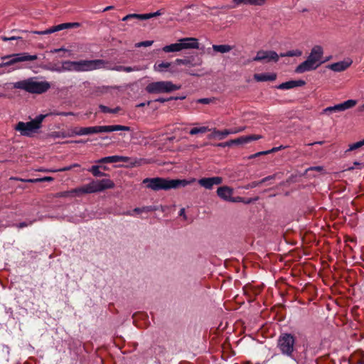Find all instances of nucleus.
I'll use <instances>...</instances> for the list:
<instances>
[{
	"label": "nucleus",
	"mask_w": 364,
	"mask_h": 364,
	"mask_svg": "<svg viewBox=\"0 0 364 364\" xmlns=\"http://www.w3.org/2000/svg\"><path fill=\"white\" fill-rule=\"evenodd\" d=\"M211 100L210 98H200L198 100V102L201 104H209Z\"/></svg>",
	"instance_id": "5fc2aeb1"
},
{
	"label": "nucleus",
	"mask_w": 364,
	"mask_h": 364,
	"mask_svg": "<svg viewBox=\"0 0 364 364\" xmlns=\"http://www.w3.org/2000/svg\"><path fill=\"white\" fill-rule=\"evenodd\" d=\"M97 162V163H109L108 156L103 157V158L99 159Z\"/></svg>",
	"instance_id": "052dcab7"
},
{
	"label": "nucleus",
	"mask_w": 364,
	"mask_h": 364,
	"mask_svg": "<svg viewBox=\"0 0 364 364\" xmlns=\"http://www.w3.org/2000/svg\"><path fill=\"white\" fill-rule=\"evenodd\" d=\"M86 190H87L86 185H84L83 186L72 189V190H70V191H71L72 196H80L82 194L87 193Z\"/></svg>",
	"instance_id": "2f4dec72"
},
{
	"label": "nucleus",
	"mask_w": 364,
	"mask_h": 364,
	"mask_svg": "<svg viewBox=\"0 0 364 364\" xmlns=\"http://www.w3.org/2000/svg\"><path fill=\"white\" fill-rule=\"evenodd\" d=\"M235 144H243L249 143V139L247 136H242L235 139Z\"/></svg>",
	"instance_id": "a19ab883"
},
{
	"label": "nucleus",
	"mask_w": 364,
	"mask_h": 364,
	"mask_svg": "<svg viewBox=\"0 0 364 364\" xmlns=\"http://www.w3.org/2000/svg\"><path fill=\"white\" fill-rule=\"evenodd\" d=\"M99 107H100V110L104 113L115 114V113H117L119 110H121V108L119 107H117L114 109H110L107 106L100 105Z\"/></svg>",
	"instance_id": "f704fd0d"
},
{
	"label": "nucleus",
	"mask_w": 364,
	"mask_h": 364,
	"mask_svg": "<svg viewBox=\"0 0 364 364\" xmlns=\"http://www.w3.org/2000/svg\"><path fill=\"white\" fill-rule=\"evenodd\" d=\"M202 61L198 60V62L193 63L191 59H176L175 64L176 65H184L187 66H197L201 65Z\"/></svg>",
	"instance_id": "bb28decb"
},
{
	"label": "nucleus",
	"mask_w": 364,
	"mask_h": 364,
	"mask_svg": "<svg viewBox=\"0 0 364 364\" xmlns=\"http://www.w3.org/2000/svg\"><path fill=\"white\" fill-rule=\"evenodd\" d=\"M32 224H33V221L22 222V223H20L18 224H16V226L18 228H26L27 226L31 225Z\"/></svg>",
	"instance_id": "a18cd8bd"
},
{
	"label": "nucleus",
	"mask_w": 364,
	"mask_h": 364,
	"mask_svg": "<svg viewBox=\"0 0 364 364\" xmlns=\"http://www.w3.org/2000/svg\"><path fill=\"white\" fill-rule=\"evenodd\" d=\"M199 48L198 40L196 38H183L178 41L177 43H172L163 47L162 50L165 53L179 52L186 49Z\"/></svg>",
	"instance_id": "39448f33"
},
{
	"label": "nucleus",
	"mask_w": 364,
	"mask_h": 364,
	"mask_svg": "<svg viewBox=\"0 0 364 364\" xmlns=\"http://www.w3.org/2000/svg\"><path fill=\"white\" fill-rule=\"evenodd\" d=\"M86 185L87 193H93L97 192H101L99 180H93Z\"/></svg>",
	"instance_id": "4be33fe9"
},
{
	"label": "nucleus",
	"mask_w": 364,
	"mask_h": 364,
	"mask_svg": "<svg viewBox=\"0 0 364 364\" xmlns=\"http://www.w3.org/2000/svg\"><path fill=\"white\" fill-rule=\"evenodd\" d=\"M14 87L23 90L30 93L41 94L46 92L50 87L47 81H38L33 77L21 80L14 83Z\"/></svg>",
	"instance_id": "f03ea898"
},
{
	"label": "nucleus",
	"mask_w": 364,
	"mask_h": 364,
	"mask_svg": "<svg viewBox=\"0 0 364 364\" xmlns=\"http://www.w3.org/2000/svg\"><path fill=\"white\" fill-rule=\"evenodd\" d=\"M99 183L102 191L106 189L113 188L114 187V182L109 178L99 180Z\"/></svg>",
	"instance_id": "393cba45"
},
{
	"label": "nucleus",
	"mask_w": 364,
	"mask_h": 364,
	"mask_svg": "<svg viewBox=\"0 0 364 364\" xmlns=\"http://www.w3.org/2000/svg\"><path fill=\"white\" fill-rule=\"evenodd\" d=\"M247 137L249 139V142H250L251 141H253V140L260 139H262V136L261 135L253 134V135H249V136H247Z\"/></svg>",
	"instance_id": "603ef678"
},
{
	"label": "nucleus",
	"mask_w": 364,
	"mask_h": 364,
	"mask_svg": "<svg viewBox=\"0 0 364 364\" xmlns=\"http://www.w3.org/2000/svg\"><path fill=\"white\" fill-rule=\"evenodd\" d=\"M155 210H156V208L153 206H144L141 208H135L133 210V212L136 213L137 214H139V213H142L154 211Z\"/></svg>",
	"instance_id": "72a5a7b5"
},
{
	"label": "nucleus",
	"mask_w": 364,
	"mask_h": 364,
	"mask_svg": "<svg viewBox=\"0 0 364 364\" xmlns=\"http://www.w3.org/2000/svg\"><path fill=\"white\" fill-rule=\"evenodd\" d=\"M306 84V82L302 80H289L279 84L276 87L279 90H290L296 87H301Z\"/></svg>",
	"instance_id": "a211bd4d"
},
{
	"label": "nucleus",
	"mask_w": 364,
	"mask_h": 364,
	"mask_svg": "<svg viewBox=\"0 0 364 364\" xmlns=\"http://www.w3.org/2000/svg\"><path fill=\"white\" fill-rule=\"evenodd\" d=\"M181 88L180 85H175L171 81H158L149 83L146 90L150 94L169 93Z\"/></svg>",
	"instance_id": "423d86ee"
},
{
	"label": "nucleus",
	"mask_w": 364,
	"mask_h": 364,
	"mask_svg": "<svg viewBox=\"0 0 364 364\" xmlns=\"http://www.w3.org/2000/svg\"><path fill=\"white\" fill-rule=\"evenodd\" d=\"M107 70H117V71H119V72L124 71V72H127V73H130V72H133V71H139L141 70L138 67H130V66L126 67V66H122V65L115 66L114 68H109L107 65Z\"/></svg>",
	"instance_id": "b1692460"
},
{
	"label": "nucleus",
	"mask_w": 364,
	"mask_h": 364,
	"mask_svg": "<svg viewBox=\"0 0 364 364\" xmlns=\"http://www.w3.org/2000/svg\"><path fill=\"white\" fill-rule=\"evenodd\" d=\"M196 181L195 178L190 179H170L171 189H176L179 187H186Z\"/></svg>",
	"instance_id": "f3484780"
},
{
	"label": "nucleus",
	"mask_w": 364,
	"mask_h": 364,
	"mask_svg": "<svg viewBox=\"0 0 364 364\" xmlns=\"http://www.w3.org/2000/svg\"><path fill=\"white\" fill-rule=\"evenodd\" d=\"M211 131L212 133L209 135V139H217L218 140H223L225 139L228 135L232 134L230 129H224L220 131L216 129H213Z\"/></svg>",
	"instance_id": "aec40b11"
},
{
	"label": "nucleus",
	"mask_w": 364,
	"mask_h": 364,
	"mask_svg": "<svg viewBox=\"0 0 364 364\" xmlns=\"http://www.w3.org/2000/svg\"><path fill=\"white\" fill-rule=\"evenodd\" d=\"M279 55L273 50H261L257 51L256 55L253 58V61H264L269 63L271 61L277 62Z\"/></svg>",
	"instance_id": "f8f14e48"
},
{
	"label": "nucleus",
	"mask_w": 364,
	"mask_h": 364,
	"mask_svg": "<svg viewBox=\"0 0 364 364\" xmlns=\"http://www.w3.org/2000/svg\"><path fill=\"white\" fill-rule=\"evenodd\" d=\"M89 171H90L93 174V176H104L106 175L105 173L101 172L99 170V166H92L89 169Z\"/></svg>",
	"instance_id": "e433bc0d"
},
{
	"label": "nucleus",
	"mask_w": 364,
	"mask_h": 364,
	"mask_svg": "<svg viewBox=\"0 0 364 364\" xmlns=\"http://www.w3.org/2000/svg\"><path fill=\"white\" fill-rule=\"evenodd\" d=\"M66 49L64 48H58V49H54L52 52L53 53H58L59 51H65Z\"/></svg>",
	"instance_id": "69168bd1"
},
{
	"label": "nucleus",
	"mask_w": 364,
	"mask_h": 364,
	"mask_svg": "<svg viewBox=\"0 0 364 364\" xmlns=\"http://www.w3.org/2000/svg\"><path fill=\"white\" fill-rule=\"evenodd\" d=\"M225 144H226V146H230L233 144H235V139L230 140L228 141H226Z\"/></svg>",
	"instance_id": "680f3d73"
},
{
	"label": "nucleus",
	"mask_w": 364,
	"mask_h": 364,
	"mask_svg": "<svg viewBox=\"0 0 364 364\" xmlns=\"http://www.w3.org/2000/svg\"><path fill=\"white\" fill-rule=\"evenodd\" d=\"M58 197H70L72 196L71 191H67L58 193Z\"/></svg>",
	"instance_id": "3c124183"
},
{
	"label": "nucleus",
	"mask_w": 364,
	"mask_h": 364,
	"mask_svg": "<svg viewBox=\"0 0 364 364\" xmlns=\"http://www.w3.org/2000/svg\"><path fill=\"white\" fill-rule=\"evenodd\" d=\"M245 127H240L239 128L231 129V134H235L243 132L245 129Z\"/></svg>",
	"instance_id": "09e8293b"
},
{
	"label": "nucleus",
	"mask_w": 364,
	"mask_h": 364,
	"mask_svg": "<svg viewBox=\"0 0 364 364\" xmlns=\"http://www.w3.org/2000/svg\"><path fill=\"white\" fill-rule=\"evenodd\" d=\"M230 202H233V203L244 202V200L241 197H236V198L232 197V200H230Z\"/></svg>",
	"instance_id": "13d9d810"
},
{
	"label": "nucleus",
	"mask_w": 364,
	"mask_h": 364,
	"mask_svg": "<svg viewBox=\"0 0 364 364\" xmlns=\"http://www.w3.org/2000/svg\"><path fill=\"white\" fill-rule=\"evenodd\" d=\"M364 145V139L360 141H358L356 143H354L351 145H350L348 150L352 151L354 149H356L358 148H360V146Z\"/></svg>",
	"instance_id": "79ce46f5"
},
{
	"label": "nucleus",
	"mask_w": 364,
	"mask_h": 364,
	"mask_svg": "<svg viewBox=\"0 0 364 364\" xmlns=\"http://www.w3.org/2000/svg\"><path fill=\"white\" fill-rule=\"evenodd\" d=\"M217 194L221 199L230 202L233 194V189L226 186H221L218 188Z\"/></svg>",
	"instance_id": "dca6fc26"
},
{
	"label": "nucleus",
	"mask_w": 364,
	"mask_h": 364,
	"mask_svg": "<svg viewBox=\"0 0 364 364\" xmlns=\"http://www.w3.org/2000/svg\"><path fill=\"white\" fill-rule=\"evenodd\" d=\"M284 147L283 146H277V147H274L272 148V149L270 150H267V152H269V154H271V153H273V152H276L277 151H279L282 149H284Z\"/></svg>",
	"instance_id": "6e6d98bb"
},
{
	"label": "nucleus",
	"mask_w": 364,
	"mask_h": 364,
	"mask_svg": "<svg viewBox=\"0 0 364 364\" xmlns=\"http://www.w3.org/2000/svg\"><path fill=\"white\" fill-rule=\"evenodd\" d=\"M50 114L53 115H60V116H70V115H75L73 112H51Z\"/></svg>",
	"instance_id": "8fccbe9b"
},
{
	"label": "nucleus",
	"mask_w": 364,
	"mask_h": 364,
	"mask_svg": "<svg viewBox=\"0 0 364 364\" xmlns=\"http://www.w3.org/2000/svg\"><path fill=\"white\" fill-rule=\"evenodd\" d=\"M296 340L294 336L288 333H281L277 340V348L280 353L296 361L294 357L295 350Z\"/></svg>",
	"instance_id": "7ed1b4c3"
},
{
	"label": "nucleus",
	"mask_w": 364,
	"mask_h": 364,
	"mask_svg": "<svg viewBox=\"0 0 364 364\" xmlns=\"http://www.w3.org/2000/svg\"><path fill=\"white\" fill-rule=\"evenodd\" d=\"M274 178V176H267L264 178H262L261 181H253L249 184H247V186H245V189H250V188H255L261 184H262L263 183L269 181V180H272Z\"/></svg>",
	"instance_id": "cd10ccee"
},
{
	"label": "nucleus",
	"mask_w": 364,
	"mask_h": 364,
	"mask_svg": "<svg viewBox=\"0 0 364 364\" xmlns=\"http://www.w3.org/2000/svg\"><path fill=\"white\" fill-rule=\"evenodd\" d=\"M233 5L230 8H236L241 4L261 6L265 4L266 0H232Z\"/></svg>",
	"instance_id": "6ab92c4d"
},
{
	"label": "nucleus",
	"mask_w": 364,
	"mask_h": 364,
	"mask_svg": "<svg viewBox=\"0 0 364 364\" xmlns=\"http://www.w3.org/2000/svg\"><path fill=\"white\" fill-rule=\"evenodd\" d=\"M172 99H173L172 97L168 98V99H166V98H164V97H159V98L156 99L155 101L164 103V102H167V101H168L170 100H172Z\"/></svg>",
	"instance_id": "bf43d9fd"
},
{
	"label": "nucleus",
	"mask_w": 364,
	"mask_h": 364,
	"mask_svg": "<svg viewBox=\"0 0 364 364\" xmlns=\"http://www.w3.org/2000/svg\"><path fill=\"white\" fill-rule=\"evenodd\" d=\"M171 63H156L154 65V69L155 71L157 72H163L164 69L168 68L171 66Z\"/></svg>",
	"instance_id": "473e14b6"
},
{
	"label": "nucleus",
	"mask_w": 364,
	"mask_h": 364,
	"mask_svg": "<svg viewBox=\"0 0 364 364\" xmlns=\"http://www.w3.org/2000/svg\"><path fill=\"white\" fill-rule=\"evenodd\" d=\"M79 128H75L73 130H72V133L70 134V136H78L76 133H77V130Z\"/></svg>",
	"instance_id": "e2e57ef3"
},
{
	"label": "nucleus",
	"mask_w": 364,
	"mask_h": 364,
	"mask_svg": "<svg viewBox=\"0 0 364 364\" xmlns=\"http://www.w3.org/2000/svg\"><path fill=\"white\" fill-rule=\"evenodd\" d=\"M358 111L359 112H364V104L360 105L359 107H358Z\"/></svg>",
	"instance_id": "774afa93"
},
{
	"label": "nucleus",
	"mask_w": 364,
	"mask_h": 364,
	"mask_svg": "<svg viewBox=\"0 0 364 364\" xmlns=\"http://www.w3.org/2000/svg\"><path fill=\"white\" fill-rule=\"evenodd\" d=\"M179 215L182 216L184 220L187 219V216L186 214L185 208H182L179 211Z\"/></svg>",
	"instance_id": "4d7b16f0"
},
{
	"label": "nucleus",
	"mask_w": 364,
	"mask_h": 364,
	"mask_svg": "<svg viewBox=\"0 0 364 364\" xmlns=\"http://www.w3.org/2000/svg\"><path fill=\"white\" fill-rule=\"evenodd\" d=\"M142 183L144 184L147 188L154 191L171 189L170 179L168 178L160 177L146 178L143 180Z\"/></svg>",
	"instance_id": "1a4fd4ad"
},
{
	"label": "nucleus",
	"mask_w": 364,
	"mask_h": 364,
	"mask_svg": "<svg viewBox=\"0 0 364 364\" xmlns=\"http://www.w3.org/2000/svg\"><path fill=\"white\" fill-rule=\"evenodd\" d=\"M269 154V152H267V151H259V152H257V153L250 156V159L255 158L257 156H259L261 155H265V154Z\"/></svg>",
	"instance_id": "864d4df0"
},
{
	"label": "nucleus",
	"mask_w": 364,
	"mask_h": 364,
	"mask_svg": "<svg viewBox=\"0 0 364 364\" xmlns=\"http://www.w3.org/2000/svg\"><path fill=\"white\" fill-rule=\"evenodd\" d=\"M37 58V55H30L28 53H20L4 55L1 57V60L4 61L6 60H7L0 63V68L9 67L20 62L36 60Z\"/></svg>",
	"instance_id": "6e6552de"
},
{
	"label": "nucleus",
	"mask_w": 364,
	"mask_h": 364,
	"mask_svg": "<svg viewBox=\"0 0 364 364\" xmlns=\"http://www.w3.org/2000/svg\"><path fill=\"white\" fill-rule=\"evenodd\" d=\"M53 181V178L50 177V176H45L43 178H35L34 181H38V182H43V181Z\"/></svg>",
	"instance_id": "49530a36"
},
{
	"label": "nucleus",
	"mask_w": 364,
	"mask_h": 364,
	"mask_svg": "<svg viewBox=\"0 0 364 364\" xmlns=\"http://www.w3.org/2000/svg\"><path fill=\"white\" fill-rule=\"evenodd\" d=\"M131 128L128 126L123 125H104V126H95L88 127H80L76 133L79 136H85L97 133L112 132L116 131H127L129 132Z\"/></svg>",
	"instance_id": "20e7f679"
},
{
	"label": "nucleus",
	"mask_w": 364,
	"mask_h": 364,
	"mask_svg": "<svg viewBox=\"0 0 364 364\" xmlns=\"http://www.w3.org/2000/svg\"><path fill=\"white\" fill-rule=\"evenodd\" d=\"M14 129L16 131L18 132L21 135L26 136H31L39 129L32 120L27 122H19L16 124Z\"/></svg>",
	"instance_id": "9b49d317"
},
{
	"label": "nucleus",
	"mask_w": 364,
	"mask_h": 364,
	"mask_svg": "<svg viewBox=\"0 0 364 364\" xmlns=\"http://www.w3.org/2000/svg\"><path fill=\"white\" fill-rule=\"evenodd\" d=\"M150 103H151V101H148L147 102L140 103V104L137 105V106H136V107H144V106H145L146 105H150Z\"/></svg>",
	"instance_id": "0e129e2a"
},
{
	"label": "nucleus",
	"mask_w": 364,
	"mask_h": 364,
	"mask_svg": "<svg viewBox=\"0 0 364 364\" xmlns=\"http://www.w3.org/2000/svg\"><path fill=\"white\" fill-rule=\"evenodd\" d=\"M153 43H154L153 41H142V42L136 43V47H141V46L148 47V46H151L153 44Z\"/></svg>",
	"instance_id": "c03bdc74"
},
{
	"label": "nucleus",
	"mask_w": 364,
	"mask_h": 364,
	"mask_svg": "<svg viewBox=\"0 0 364 364\" xmlns=\"http://www.w3.org/2000/svg\"><path fill=\"white\" fill-rule=\"evenodd\" d=\"M213 50L215 53H227L230 52L232 50V46L228 45V44H223V45H213Z\"/></svg>",
	"instance_id": "5701e85b"
},
{
	"label": "nucleus",
	"mask_w": 364,
	"mask_h": 364,
	"mask_svg": "<svg viewBox=\"0 0 364 364\" xmlns=\"http://www.w3.org/2000/svg\"><path fill=\"white\" fill-rule=\"evenodd\" d=\"M48 115H51L50 113L47 114H40V115L37 116L34 119H32V121H33V122H34L36 126H37L38 128L40 129L41 127L42 122Z\"/></svg>",
	"instance_id": "c9c22d12"
},
{
	"label": "nucleus",
	"mask_w": 364,
	"mask_h": 364,
	"mask_svg": "<svg viewBox=\"0 0 364 364\" xmlns=\"http://www.w3.org/2000/svg\"><path fill=\"white\" fill-rule=\"evenodd\" d=\"M43 68L45 69V70H50L51 72L63 73V71H62V65H60V66H57V65L48 66V65H45V66L43 67Z\"/></svg>",
	"instance_id": "4c0bfd02"
},
{
	"label": "nucleus",
	"mask_w": 364,
	"mask_h": 364,
	"mask_svg": "<svg viewBox=\"0 0 364 364\" xmlns=\"http://www.w3.org/2000/svg\"><path fill=\"white\" fill-rule=\"evenodd\" d=\"M160 15H161V12L159 11H157L154 12V13L144 14H141V20L149 19L151 18H153V17H155V16H160Z\"/></svg>",
	"instance_id": "58836bf2"
},
{
	"label": "nucleus",
	"mask_w": 364,
	"mask_h": 364,
	"mask_svg": "<svg viewBox=\"0 0 364 364\" xmlns=\"http://www.w3.org/2000/svg\"><path fill=\"white\" fill-rule=\"evenodd\" d=\"M208 127H194L191 129L189 132L191 135H196L198 134H203L208 131H210Z\"/></svg>",
	"instance_id": "7c9ffc66"
},
{
	"label": "nucleus",
	"mask_w": 364,
	"mask_h": 364,
	"mask_svg": "<svg viewBox=\"0 0 364 364\" xmlns=\"http://www.w3.org/2000/svg\"><path fill=\"white\" fill-rule=\"evenodd\" d=\"M72 169V166H65L63 168H59V169H50V170H46L45 171L48 172H58V171H67Z\"/></svg>",
	"instance_id": "37998d69"
},
{
	"label": "nucleus",
	"mask_w": 364,
	"mask_h": 364,
	"mask_svg": "<svg viewBox=\"0 0 364 364\" xmlns=\"http://www.w3.org/2000/svg\"><path fill=\"white\" fill-rule=\"evenodd\" d=\"M76 68V61L66 60L62 63V71H74Z\"/></svg>",
	"instance_id": "a878e982"
},
{
	"label": "nucleus",
	"mask_w": 364,
	"mask_h": 364,
	"mask_svg": "<svg viewBox=\"0 0 364 364\" xmlns=\"http://www.w3.org/2000/svg\"><path fill=\"white\" fill-rule=\"evenodd\" d=\"M198 183L205 189L211 190L214 186L221 184L223 183V178L220 176L202 178L198 181Z\"/></svg>",
	"instance_id": "4468645a"
},
{
	"label": "nucleus",
	"mask_w": 364,
	"mask_h": 364,
	"mask_svg": "<svg viewBox=\"0 0 364 364\" xmlns=\"http://www.w3.org/2000/svg\"><path fill=\"white\" fill-rule=\"evenodd\" d=\"M302 55V51L299 49H295L292 50H289L287 53H281L279 55L280 57H299Z\"/></svg>",
	"instance_id": "c756f323"
},
{
	"label": "nucleus",
	"mask_w": 364,
	"mask_h": 364,
	"mask_svg": "<svg viewBox=\"0 0 364 364\" xmlns=\"http://www.w3.org/2000/svg\"><path fill=\"white\" fill-rule=\"evenodd\" d=\"M277 78L276 73L255 74L254 79L257 82L274 81Z\"/></svg>",
	"instance_id": "412c9836"
},
{
	"label": "nucleus",
	"mask_w": 364,
	"mask_h": 364,
	"mask_svg": "<svg viewBox=\"0 0 364 364\" xmlns=\"http://www.w3.org/2000/svg\"><path fill=\"white\" fill-rule=\"evenodd\" d=\"M11 179L16 180V181H23V182H28V183H38V181H34L35 178L23 179V178L12 177V178H11Z\"/></svg>",
	"instance_id": "de8ad7c7"
},
{
	"label": "nucleus",
	"mask_w": 364,
	"mask_h": 364,
	"mask_svg": "<svg viewBox=\"0 0 364 364\" xmlns=\"http://www.w3.org/2000/svg\"><path fill=\"white\" fill-rule=\"evenodd\" d=\"M353 61L350 59H346L339 62L333 63L327 65V68L333 72H342L348 68Z\"/></svg>",
	"instance_id": "2eb2a0df"
},
{
	"label": "nucleus",
	"mask_w": 364,
	"mask_h": 364,
	"mask_svg": "<svg viewBox=\"0 0 364 364\" xmlns=\"http://www.w3.org/2000/svg\"><path fill=\"white\" fill-rule=\"evenodd\" d=\"M131 18H136V19H139V20H141V14H128V15L125 16L122 18V21H127L129 19H131Z\"/></svg>",
	"instance_id": "ea45409f"
},
{
	"label": "nucleus",
	"mask_w": 364,
	"mask_h": 364,
	"mask_svg": "<svg viewBox=\"0 0 364 364\" xmlns=\"http://www.w3.org/2000/svg\"><path fill=\"white\" fill-rule=\"evenodd\" d=\"M323 48L321 46H314L306 59L296 67L295 73L301 74L316 70L323 63L328 60V59L323 60Z\"/></svg>",
	"instance_id": "f257e3e1"
},
{
	"label": "nucleus",
	"mask_w": 364,
	"mask_h": 364,
	"mask_svg": "<svg viewBox=\"0 0 364 364\" xmlns=\"http://www.w3.org/2000/svg\"><path fill=\"white\" fill-rule=\"evenodd\" d=\"M124 214L126 215L133 216L134 212H133V210H128V211L125 212Z\"/></svg>",
	"instance_id": "338daca9"
},
{
	"label": "nucleus",
	"mask_w": 364,
	"mask_h": 364,
	"mask_svg": "<svg viewBox=\"0 0 364 364\" xmlns=\"http://www.w3.org/2000/svg\"><path fill=\"white\" fill-rule=\"evenodd\" d=\"M109 163H117V162H127L129 160V158L127 156H108Z\"/></svg>",
	"instance_id": "c85d7f7f"
},
{
	"label": "nucleus",
	"mask_w": 364,
	"mask_h": 364,
	"mask_svg": "<svg viewBox=\"0 0 364 364\" xmlns=\"http://www.w3.org/2000/svg\"><path fill=\"white\" fill-rule=\"evenodd\" d=\"M357 105V100H348L342 103L335 105L333 106L327 107L322 110L323 114L330 115L334 112H344L347 109L354 107Z\"/></svg>",
	"instance_id": "9d476101"
},
{
	"label": "nucleus",
	"mask_w": 364,
	"mask_h": 364,
	"mask_svg": "<svg viewBox=\"0 0 364 364\" xmlns=\"http://www.w3.org/2000/svg\"><path fill=\"white\" fill-rule=\"evenodd\" d=\"M75 72H89L107 68V62L102 59L82 60L76 61Z\"/></svg>",
	"instance_id": "0eeeda50"
},
{
	"label": "nucleus",
	"mask_w": 364,
	"mask_h": 364,
	"mask_svg": "<svg viewBox=\"0 0 364 364\" xmlns=\"http://www.w3.org/2000/svg\"><path fill=\"white\" fill-rule=\"evenodd\" d=\"M79 26V23H64L57 26H52L44 31H32V33L38 35H48L64 29L77 28Z\"/></svg>",
	"instance_id": "ddd939ff"
}]
</instances>
